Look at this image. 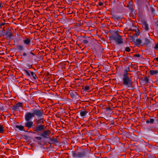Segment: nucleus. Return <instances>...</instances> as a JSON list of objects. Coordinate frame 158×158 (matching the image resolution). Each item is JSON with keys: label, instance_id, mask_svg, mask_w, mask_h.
<instances>
[{"label": "nucleus", "instance_id": "12", "mask_svg": "<svg viewBox=\"0 0 158 158\" xmlns=\"http://www.w3.org/2000/svg\"><path fill=\"white\" fill-rule=\"evenodd\" d=\"M27 122L25 124V126L26 127H27L28 128H32L33 122L32 121H27Z\"/></svg>", "mask_w": 158, "mask_h": 158}, {"label": "nucleus", "instance_id": "13", "mask_svg": "<svg viewBox=\"0 0 158 158\" xmlns=\"http://www.w3.org/2000/svg\"><path fill=\"white\" fill-rule=\"evenodd\" d=\"M44 120L43 118L35 120V124H43L44 123Z\"/></svg>", "mask_w": 158, "mask_h": 158}, {"label": "nucleus", "instance_id": "20", "mask_svg": "<svg viewBox=\"0 0 158 158\" xmlns=\"http://www.w3.org/2000/svg\"><path fill=\"white\" fill-rule=\"evenodd\" d=\"M142 42V41L140 39H136L135 42L136 45L139 46L140 45Z\"/></svg>", "mask_w": 158, "mask_h": 158}, {"label": "nucleus", "instance_id": "9", "mask_svg": "<svg viewBox=\"0 0 158 158\" xmlns=\"http://www.w3.org/2000/svg\"><path fill=\"white\" fill-rule=\"evenodd\" d=\"M23 103L22 102H19L16 104L15 105L11 107L12 109L14 110H17L19 109V107H22Z\"/></svg>", "mask_w": 158, "mask_h": 158}, {"label": "nucleus", "instance_id": "1", "mask_svg": "<svg viewBox=\"0 0 158 158\" xmlns=\"http://www.w3.org/2000/svg\"><path fill=\"white\" fill-rule=\"evenodd\" d=\"M122 85L128 88L133 87V82L131 80V77L128 76H123Z\"/></svg>", "mask_w": 158, "mask_h": 158}, {"label": "nucleus", "instance_id": "8", "mask_svg": "<svg viewBox=\"0 0 158 158\" xmlns=\"http://www.w3.org/2000/svg\"><path fill=\"white\" fill-rule=\"evenodd\" d=\"M120 35L117 32H114L112 35L109 37L110 40L115 41Z\"/></svg>", "mask_w": 158, "mask_h": 158}, {"label": "nucleus", "instance_id": "19", "mask_svg": "<svg viewBox=\"0 0 158 158\" xmlns=\"http://www.w3.org/2000/svg\"><path fill=\"white\" fill-rule=\"evenodd\" d=\"M133 2L132 0H131L127 4V7L129 8V9L131 10H133V8L132 7Z\"/></svg>", "mask_w": 158, "mask_h": 158}, {"label": "nucleus", "instance_id": "30", "mask_svg": "<svg viewBox=\"0 0 158 158\" xmlns=\"http://www.w3.org/2000/svg\"><path fill=\"white\" fill-rule=\"evenodd\" d=\"M31 74L34 79L36 80L37 78V77H36L35 74L33 72H31Z\"/></svg>", "mask_w": 158, "mask_h": 158}, {"label": "nucleus", "instance_id": "50", "mask_svg": "<svg viewBox=\"0 0 158 158\" xmlns=\"http://www.w3.org/2000/svg\"><path fill=\"white\" fill-rule=\"evenodd\" d=\"M133 31H135V29H134V30H133Z\"/></svg>", "mask_w": 158, "mask_h": 158}, {"label": "nucleus", "instance_id": "4", "mask_svg": "<svg viewBox=\"0 0 158 158\" xmlns=\"http://www.w3.org/2000/svg\"><path fill=\"white\" fill-rule=\"evenodd\" d=\"M33 113L34 117L36 116L38 117H41L44 114L42 109L40 110L34 109L33 111Z\"/></svg>", "mask_w": 158, "mask_h": 158}, {"label": "nucleus", "instance_id": "41", "mask_svg": "<svg viewBox=\"0 0 158 158\" xmlns=\"http://www.w3.org/2000/svg\"><path fill=\"white\" fill-rule=\"evenodd\" d=\"M154 48L156 50L158 49V43L156 44L155 46L154 47Z\"/></svg>", "mask_w": 158, "mask_h": 158}, {"label": "nucleus", "instance_id": "32", "mask_svg": "<svg viewBox=\"0 0 158 158\" xmlns=\"http://www.w3.org/2000/svg\"><path fill=\"white\" fill-rule=\"evenodd\" d=\"M143 81L145 82V83L147 84L149 82V79L147 77H146L143 79Z\"/></svg>", "mask_w": 158, "mask_h": 158}, {"label": "nucleus", "instance_id": "28", "mask_svg": "<svg viewBox=\"0 0 158 158\" xmlns=\"http://www.w3.org/2000/svg\"><path fill=\"white\" fill-rule=\"evenodd\" d=\"M27 56V54L25 52H23L22 55H21V58L22 59H24L26 58V56Z\"/></svg>", "mask_w": 158, "mask_h": 158}, {"label": "nucleus", "instance_id": "36", "mask_svg": "<svg viewBox=\"0 0 158 158\" xmlns=\"http://www.w3.org/2000/svg\"><path fill=\"white\" fill-rule=\"evenodd\" d=\"M131 50L130 48L129 47H127L125 48V51L128 52H129Z\"/></svg>", "mask_w": 158, "mask_h": 158}, {"label": "nucleus", "instance_id": "46", "mask_svg": "<svg viewBox=\"0 0 158 158\" xmlns=\"http://www.w3.org/2000/svg\"><path fill=\"white\" fill-rule=\"evenodd\" d=\"M49 73L48 72H47V74H46V76H48L49 75Z\"/></svg>", "mask_w": 158, "mask_h": 158}, {"label": "nucleus", "instance_id": "31", "mask_svg": "<svg viewBox=\"0 0 158 158\" xmlns=\"http://www.w3.org/2000/svg\"><path fill=\"white\" fill-rule=\"evenodd\" d=\"M140 34L139 31V29L137 28V29H135V35L136 36H138Z\"/></svg>", "mask_w": 158, "mask_h": 158}, {"label": "nucleus", "instance_id": "11", "mask_svg": "<svg viewBox=\"0 0 158 158\" xmlns=\"http://www.w3.org/2000/svg\"><path fill=\"white\" fill-rule=\"evenodd\" d=\"M31 39L29 38H26L23 40V43L27 46H29L31 43Z\"/></svg>", "mask_w": 158, "mask_h": 158}, {"label": "nucleus", "instance_id": "42", "mask_svg": "<svg viewBox=\"0 0 158 158\" xmlns=\"http://www.w3.org/2000/svg\"><path fill=\"white\" fill-rule=\"evenodd\" d=\"M4 108L1 106V104L0 103V111H3L4 110Z\"/></svg>", "mask_w": 158, "mask_h": 158}, {"label": "nucleus", "instance_id": "7", "mask_svg": "<svg viewBox=\"0 0 158 158\" xmlns=\"http://www.w3.org/2000/svg\"><path fill=\"white\" fill-rule=\"evenodd\" d=\"M34 117L33 114L31 112H27L25 116L26 121H30L32 118Z\"/></svg>", "mask_w": 158, "mask_h": 158}, {"label": "nucleus", "instance_id": "39", "mask_svg": "<svg viewBox=\"0 0 158 158\" xmlns=\"http://www.w3.org/2000/svg\"><path fill=\"white\" fill-rule=\"evenodd\" d=\"M140 55L139 54H135L133 55V57H139L140 56Z\"/></svg>", "mask_w": 158, "mask_h": 158}, {"label": "nucleus", "instance_id": "47", "mask_svg": "<svg viewBox=\"0 0 158 158\" xmlns=\"http://www.w3.org/2000/svg\"><path fill=\"white\" fill-rule=\"evenodd\" d=\"M156 60L158 62V57L155 58L154 60Z\"/></svg>", "mask_w": 158, "mask_h": 158}, {"label": "nucleus", "instance_id": "29", "mask_svg": "<svg viewBox=\"0 0 158 158\" xmlns=\"http://www.w3.org/2000/svg\"><path fill=\"white\" fill-rule=\"evenodd\" d=\"M112 17L115 20H119L121 19L119 16L117 15H113Z\"/></svg>", "mask_w": 158, "mask_h": 158}, {"label": "nucleus", "instance_id": "51", "mask_svg": "<svg viewBox=\"0 0 158 158\" xmlns=\"http://www.w3.org/2000/svg\"><path fill=\"white\" fill-rule=\"evenodd\" d=\"M157 10L158 11V6L157 7Z\"/></svg>", "mask_w": 158, "mask_h": 158}, {"label": "nucleus", "instance_id": "27", "mask_svg": "<svg viewBox=\"0 0 158 158\" xmlns=\"http://www.w3.org/2000/svg\"><path fill=\"white\" fill-rule=\"evenodd\" d=\"M17 48L19 51H22L24 50L23 46L21 45H18Z\"/></svg>", "mask_w": 158, "mask_h": 158}, {"label": "nucleus", "instance_id": "49", "mask_svg": "<svg viewBox=\"0 0 158 158\" xmlns=\"http://www.w3.org/2000/svg\"><path fill=\"white\" fill-rule=\"evenodd\" d=\"M150 158H155V156H153L152 157H150Z\"/></svg>", "mask_w": 158, "mask_h": 158}, {"label": "nucleus", "instance_id": "40", "mask_svg": "<svg viewBox=\"0 0 158 158\" xmlns=\"http://www.w3.org/2000/svg\"><path fill=\"white\" fill-rule=\"evenodd\" d=\"M28 61H32V60L31 58L29 56H28Z\"/></svg>", "mask_w": 158, "mask_h": 158}, {"label": "nucleus", "instance_id": "14", "mask_svg": "<svg viewBox=\"0 0 158 158\" xmlns=\"http://www.w3.org/2000/svg\"><path fill=\"white\" fill-rule=\"evenodd\" d=\"M70 95L72 98H75L76 95H77V93L74 90H71L70 92Z\"/></svg>", "mask_w": 158, "mask_h": 158}, {"label": "nucleus", "instance_id": "37", "mask_svg": "<svg viewBox=\"0 0 158 158\" xmlns=\"http://www.w3.org/2000/svg\"><path fill=\"white\" fill-rule=\"evenodd\" d=\"M150 9L152 13H154L155 12V9L152 6L150 7Z\"/></svg>", "mask_w": 158, "mask_h": 158}, {"label": "nucleus", "instance_id": "15", "mask_svg": "<svg viewBox=\"0 0 158 158\" xmlns=\"http://www.w3.org/2000/svg\"><path fill=\"white\" fill-rule=\"evenodd\" d=\"M121 36H120L115 40L116 43L118 44H121L123 43V39L121 38Z\"/></svg>", "mask_w": 158, "mask_h": 158}, {"label": "nucleus", "instance_id": "26", "mask_svg": "<svg viewBox=\"0 0 158 158\" xmlns=\"http://www.w3.org/2000/svg\"><path fill=\"white\" fill-rule=\"evenodd\" d=\"M82 89L84 91H88L89 90V86L88 85L86 86L85 87L83 86L82 88Z\"/></svg>", "mask_w": 158, "mask_h": 158}, {"label": "nucleus", "instance_id": "21", "mask_svg": "<svg viewBox=\"0 0 158 158\" xmlns=\"http://www.w3.org/2000/svg\"><path fill=\"white\" fill-rule=\"evenodd\" d=\"M150 75H156L158 73V71L157 70H151L149 71Z\"/></svg>", "mask_w": 158, "mask_h": 158}, {"label": "nucleus", "instance_id": "22", "mask_svg": "<svg viewBox=\"0 0 158 158\" xmlns=\"http://www.w3.org/2000/svg\"><path fill=\"white\" fill-rule=\"evenodd\" d=\"M87 113L88 112L85 110L84 111H81L80 112V114L81 116L84 117L85 116Z\"/></svg>", "mask_w": 158, "mask_h": 158}, {"label": "nucleus", "instance_id": "2", "mask_svg": "<svg viewBox=\"0 0 158 158\" xmlns=\"http://www.w3.org/2000/svg\"><path fill=\"white\" fill-rule=\"evenodd\" d=\"M46 127L44 124H35V126H33L32 127V130L34 132H32V133L35 132L39 133H41L45 130ZM38 135H39L38 134Z\"/></svg>", "mask_w": 158, "mask_h": 158}, {"label": "nucleus", "instance_id": "17", "mask_svg": "<svg viewBox=\"0 0 158 158\" xmlns=\"http://www.w3.org/2000/svg\"><path fill=\"white\" fill-rule=\"evenodd\" d=\"M6 23H2L0 24V28L1 29H2V30L1 31L0 30V33H2L3 32L5 31V30H4L5 28V26L4 25H6Z\"/></svg>", "mask_w": 158, "mask_h": 158}, {"label": "nucleus", "instance_id": "3", "mask_svg": "<svg viewBox=\"0 0 158 158\" xmlns=\"http://www.w3.org/2000/svg\"><path fill=\"white\" fill-rule=\"evenodd\" d=\"M42 132L41 134H40L41 137L35 136V139L38 140H41L42 139V137L44 139L48 138L51 133V131L49 130H44Z\"/></svg>", "mask_w": 158, "mask_h": 158}, {"label": "nucleus", "instance_id": "23", "mask_svg": "<svg viewBox=\"0 0 158 158\" xmlns=\"http://www.w3.org/2000/svg\"><path fill=\"white\" fill-rule=\"evenodd\" d=\"M154 119L153 118H150L146 120V123H147L153 124L154 123Z\"/></svg>", "mask_w": 158, "mask_h": 158}, {"label": "nucleus", "instance_id": "34", "mask_svg": "<svg viewBox=\"0 0 158 158\" xmlns=\"http://www.w3.org/2000/svg\"><path fill=\"white\" fill-rule=\"evenodd\" d=\"M3 127L2 125H0V133H2L3 132Z\"/></svg>", "mask_w": 158, "mask_h": 158}, {"label": "nucleus", "instance_id": "6", "mask_svg": "<svg viewBox=\"0 0 158 158\" xmlns=\"http://www.w3.org/2000/svg\"><path fill=\"white\" fill-rule=\"evenodd\" d=\"M73 156V157H78L79 158H81L85 156V152L83 151L81 152H78L77 153L75 152H72Z\"/></svg>", "mask_w": 158, "mask_h": 158}, {"label": "nucleus", "instance_id": "24", "mask_svg": "<svg viewBox=\"0 0 158 158\" xmlns=\"http://www.w3.org/2000/svg\"><path fill=\"white\" fill-rule=\"evenodd\" d=\"M16 127L19 129L20 131H23L24 129V127L22 125H16Z\"/></svg>", "mask_w": 158, "mask_h": 158}, {"label": "nucleus", "instance_id": "43", "mask_svg": "<svg viewBox=\"0 0 158 158\" xmlns=\"http://www.w3.org/2000/svg\"><path fill=\"white\" fill-rule=\"evenodd\" d=\"M27 66L28 67L29 69L32 68V66L31 65H30V64H27Z\"/></svg>", "mask_w": 158, "mask_h": 158}, {"label": "nucleus", "instance_id": "5", "mask_svg": "<svg viewBox=\"0 0 158 158\" xmlns=\"http://www.w3.org/2000/svg\"><path fill=\"white\" fill-rule=\"evenodd\" d=\"M0 35L3 36H5L7 39H10L13 35L12 33L10 30H7L5 32L4 31L2 33H0Z\"/></svg>", "mask_w": 158, "mask_h": 158}, {"label": "nucleus", "instance_id": "45", "mask_svg": "<svg viewBox=\"0 0 158 158\" xmlns=\"http://www.w3.org/2000/svg\"><path fill=\"white\" fill-rule=\"evenodd\" d=\"M29 52L31 54H32L33 56H35V54L34 53H33L31 51H30Z\"/></svg>", "mask_w": 158, "mask_h": 158}, {"label": "nucleus", "instance_id": "18", "mask_svg": "<svg viewBox=\"0 0 158 158\" xmlns=\"http://www.w3.org/2000/svg\"><path fill=\"white\" fill-rule=\"evenodd\" d=\"M143 26L144 27L145 30L146 31H148L149 30L148 24L146 21H144L143 22Z\"/></svg>", "mask_w": 158, "mask_h": 158}, {"label": "nucleus", "instance_id": "35", "mask_svg": "<svg viewBox=\"0 0 158 158\" xmlns=\"http://www.w3.org/2000/svg\"><path fill=\"white\" fill-rule=\"evenodd\" d=\"M83 39H83L82 38L78 39L77 41H78L79 43L82 44L83 43V41H82Z\"/></svg>", "mask_w": 158, "mask_h": 158}, {"label": "nucleus", "instance_id": "10", "mask_svg": "<svg viewBox=\"0 0 158 158\" xmlns=\"http://www.w3.org/2000/svg\"><path fill=\"white\" fill-rule=\"evenodd\" d=\"M150 39H151V38L150 37H149V38H148L147 37L144 38V44L147 47H149L151 44V42L150 40Z\"/></svg>", "mask_w": 158, "mask_h": 158}, {"label": "nucleus", "instance_id": "48", "mask_svg": "<svg viewBox=\"0 0 158 158\" xmlns=\"http://www.w3.org/2000/svg\"><path fill=\"white\" fill-rule=\"evenodd\" d=\"M2 3L0 2V7H2Z\"/></svg>", "mask_w": 158, "mask_h": 158}, {"label": "nucleus", "instance_id": "44", "mask_svg": "<svg viewBox=\"0 0 158 158\" xmlns=\"http://www.w3.org/2000/svg\"><path fill=\"white\" fill-rule=\"evenodd\" d=\"M103 5V3L101 2H99L98 3V5L102 6Z\"/></svg>", "mask_w": 158, "mask_h": 158}, {"label": "nucleus", "instance_id": "33", "mask_svg": "<svg viewBox=\"0 0 158 158\" xmlns=\"http://www.w3.org/2000/svg\"><path fill=\"white\" fill-rule=\"evenodd\" d=\"M23 70L25 72V73H26L28 76H31V74L30 73L29 71H27L26 69H24Z\"/></svg>", "mask_w": 158, "mask_h": 158}, {"label": "nucleus", "instance_id": "16", "mask_svg": "<svg viewBox=\"0 0 158 158\" xmlns=\"http://www.w3.org/2000/svg\"><path fill=\"white\" fill-rule=\"evenodd\" d=\"M49 139L50 140L51 142H49V144L52 143L53 144H56L58 143V142L57 140V139L56 138H51L50 137H49Z\"/></svg>", "mask_w": 158, "mask_h": 158}, {"label": "nucleus", "instance_id": "38", "mask_svg": "<svg viewBox=\"0 0 158 158\" xmlns=\"http://www.w3.org/2000/svg\"><path fill=\"white\" fill-rule=\"evenodd\" d=\"M83 42V43L84 44H87L88 43L89 41L88 40L85 39H83L82 41Z\"/></svg>", "mask_w": 158, "mask_h": 158}, {"label": "nucleus", "instance_id": "25", "mask_svg": "<svg viewBox=\"0 0 158 158\" xmlns=\"http://www.w3.org/2000/svg\"><path fill=\"white\" fill-rule=\"evenodd\" d=\"M130 71L129 68L128 67L125 70V72L123 76H128V72Z\"/></svg>", "mask_w": 158, "mask_h": 158}]
</instances>
